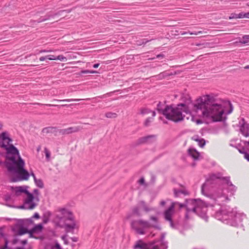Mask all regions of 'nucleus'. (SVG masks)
Segmentation results:
<instances>
[{"instance_id":"1","label":"nucleus","mask_w":249,"mask_h":249,"mask_svg":"<svg viewBox=\"0 0 249 249\" xmlns=\"http://www.w3.org/2000/svg\"><path fill=\"white\" fill-rule=\"evenodd\" d=\"M196 112L200 111L202 116L211 118L213 122H222L226 119L223 106L212 95H204L196 100L194 105Z\"/></svg>"},{"instance_id":"2","label":"nucleus","mask_w":249,"mask_h":249,"mask_svg":"<svg viewBox=\"0 0 249 249\" xmlns=\"http://www.w3.org/2000/svg\"><path fill=\"white\" fill-rule=\"evenodd\" d=\"M230 178V177H223L222 174L220 172L211 175L209 178L206 180V182L203 183L201 186L202 193L205 195V190L207 189L210 186L212 188L216 187L217 186H218V189L220 191V192H219L217 195L218 197L222 196L223 195V189L225 188L226 185L232 187V190L235 191L236 187L232 184Z\"/></svg>"},{"instance_id":"3","label":"nucleus","mask_w":249,"mask_h":249,"mask_svg":"<svg viewBox=\"0 0 249 249\" xmlns=\"http://www.w3.org/2000/svg\"><path fill=\"white\" fill-rule=\"evenodd\" d=\"M185 103L178 104L177 106L174 105L167 106V109H165V118L175 123H178L184 119V115L182 114L184 112L186 113L189 112V105L192 103L190 97L188 95Z\"/></svg>"},{"instance_id":"4","label":"nucleus","mask_w":249,"mask_h":249,"mask_svg":"<svg viewBox=\"0 0 249 249\" xmlns=\"http://www.w3.org/2000/svg\"><path fill=\"white\" fill-rule=\"evenodd\" d=\"M215 217L223 222L226 221L227 224L236 226L246 217V215L243 213H237L236 210L231 209L229 207H224L215 213Z\"/></svg>"},{"instance_id":"5","label":"nucleus","mask_w":249,"mask_h":249,"mask_svg":"<svg viewBox=\"0 0 249 249\" xmlns=\"http://www.w3.org/2000/svg\"><path fill=\"white\" fill-rule=\"evenodd\" d=\"M25 162L24 160L19 158V162L18 166L14 168L13 170L9 171V172L14 174L11 178L12 182H19L23 180H28L30 174L28 171L24 168Z\"/></svg>"},{"instance_id":"6","label":"nucleus","mask_w":249,"mask_h":249,"mask_svg":"<svg viewBox=\"0 0 249 249\" xmlns=\"http://www.w3.org/2000/svg\"><path fill=\"white\" fill-rule=\"evenodd\" d=\"M191 210V212L197 214L206 221H208V217L207 215V206L200 199H196V203H194Z\"/></svg>"},{"instance_id":"7","label":"nucleus","mask_w":249,"mask_h":249,"mask_svg":"<svg viewBox=\"0 0 249 249\" xmlns=\"http://www.w3.org/2000/svg\"><path fill=\"white\" fill-rule=\"evenodd\" d=\"M154 241L150 242L148 244L143 242L142 240H139L135 245L134 248L135 249H167L166 243H162L160 246L155 245Z\"/></svg>"},{"instance_id":"8","label":"nucleus","mask_w":249,"mask_h":249,"mask_svg":"<svg viewBox=\"0 0 249 249\" xmlns=\"http://www.w3.org/2000/svg\"><path fill=\"white\" fill-rule=\"evenodd\" d=\"M19 158H21L20 155H6V159L8 160L9 161L6 162V167L8 171L11 170H13L14 168L18 166L19 162Z\"/></svg>"},{"instance_id":"9","label":"nucleus","mask_w":249,"mask_h":249,"mask_svg":"<svg viewBox=\"0 0 249 249\" xmlns=\"http://www.w3.org/2000/svg\"><path fill=\"white\" fill-rule=\"evenodd\" d=\"M59 212H61V214L65 216L68 215V217L67 218L68 220L72 221L73 223L71 224H65V226L67 231H70L71 230H73L75 228V223L73 222V217L72 216V213L70 211H68L65 208H62L59 210Z\"/></svg>"},{"instance_id":"10","label":"nucleus","mask_w":249,"mask_h":249,"mask_svg":"<svg viewBox=\"0 0 249 249\" xmlns=\"http://www.w3.org/2000/svg\"><path fill=\"white\" fill-rule=\"evenodd\" d=\"M196 203V199H186L183 203H179V208H185L186 213L185 215L186 219H189V214L191 212V209L193 208L194 203Z\"/></svg>"},{"instance_id":"11","label":"nucleus","mask_w":249,"mask_h":249,"mask_svg":"<svg viewBox=\"0 0 249 249\" xmlns=\"http://www.w3.org/2000/svg\"><path fill=\"white\" fill-rule=\"evenodd\" d=\"M156 138L157 136L155 135H149L141 137L136 141L135 145L138 146L141 144L152 143L156 141Z\"/></svg>"},{"instance_id":"12","label":"nucleus","mask_w":249,"mask_h":249,"mask_svg":"<svg viewBox=\"0 0 249 249\" xmlns=\"http://www.w3.org/2000/svg\"><path fill=\"white\" fill-rule=\"evenodd\" d=\"M17 231V234L18 235H22L25 233H27L28 230L23 227V223L22 221H19L18 223L15 225V227L12 228V231L14 232Z\"/></svg>"},{"instance_id":"13","label":"nucleus","mask_w":249,"mask_h":249,"mask_svg":"<svg viewBox=\"0 0 249 249\" xmlns=\"http://www.w3.org/2000/svg\"><path fill=\"white\" fill-rule=\"evenodd\" d=\"M240 132L246 137H249V124L245 122V119L242 118L239 122Z\"/></svg>"},{"instance_id":"14","label":"nucleus","mask_w":249,"mask_h":249,"mask_svg":"<svg viewBox=\"0 0 249 249\" xmlns=\"http://www.w3.org/2000/svg\"><path fill=\"white\" fill-rule=\"evenodd\" d=\"M83 127L80 126L70 127L66 129H59V133L61 135L70 134L81 130Z\"/></svg>"},{"instance_id":"15","label":"nucleus","mask_w":249,"mask_h":249,"mask_svg":"<svg viewBox=\"0 0 249 249\" xmlns=\"http://www.w3.org/2000/svg\"><path fill=\"white\" fill-rule=\"evenodd\" d=\"M26 195L27 198L24 200V203L25 205H28V206L27 207L28 209L33 210L37 205L36 203L33 202L34 199V196L30 192H29L28 194H26Z\"/></svg>"},{"instance_id":"16","label":"nucleus","mask_w":249,"mask_h":249,"mask_svg":"<svg viewBox=\"0 0 249 249\" xmlns=\"http://www.w3.org/2000/svg\"><path fill=\"white\" fill-rule=\"evenodd\" d=\"M137 225L142 226L143 228H148L151 227H156V226H152L149 222L147 221L139 220H134L132 221L131 224V227H136V226Z\"/></svg>"},{"instance_id":"17","label":"nucleus","mask_w":249,"mask_h":249,"mask_svg":"<svg viewBox=\"0 0 249 249\" xmlns=\"http://www.w3.org/2000/svg\"><path fill=\"white\" fill-rule=\"evenodd\" d=\"M2 147L4 148L7 151V154L19 155L18 149L13 144H9L8 146L7 145L2 144Z\"/></svg>"},{"instance_id":"18","label":"nucleus","mask_w":249,"mask_h":249,"mask_svg":"<svg viewBox=\"0 0 249 249\" xmlns=\"http://www.w3.org/2000/svg\"><path fill=\"white\" fill-rule=\"evenodd\" d=\"M174 208V206L172 204L164 212V217L166 221L172 219V216L173 213Z\"/></svg>"},{"instance_id":"19","label":"nucleus","mask_w":249,"mask_h":249,"mask_svg":"<svg viewBox=\"0 0 249 249\" xmlns=\"http://www.w3.org/2000/svg\"><path fill=\"white\" fill-rule=\"evenodd\" d=\"M42 132L48 134V133H54L55 136L57 135V133H59V129H58L56 127H47L44 128Z\"/></svg>"},{"instance_id":"20","label":"nucleus","mask_w":249,"mask_h":249,"mask_svg":"<svg viewBox=\"0 0 249 249\" xmlns=\"http://www.w3.org/2000/svg\"><path fill=\"white\" fill-rule=\"evenodd\" d=\"M167 106L165 105L164 103L159 102L157 106V110L158 113L164 116L165 114V109H167Z\"/></svg>"},{"instance_id":"21","label":"nucleus","mask_w":249,"mask_h":249,"mask_svg":"<svg viewBox=\"0 0 249 249\" xmlns=\"http://www.w3.org/2000/svg\"><path fill=\"white\" fill-rule=\"evenodd\" d=\"M3 228L1 227L0 228V236L3 237L4 239V246L3 247H1L0 248V249H13L11 248H9L8 247V244L9 243L8 240L7 238L6 237H5V234H4L3 232Z\"/></svg>"},{"instance_id":"22","label":"nucleus","mask_w":249,"mask_h":249,"mask_svg":"<svg viewBox=\"0 0 249 249\" xmlns=\"http://www.w3.org/2000/svg\"><path fill=\"white\" fill-rule=\"evenodd\" d=\"M188 153L194 160H197L199 156V153L195 149L189 148L188 150Z\"/></svg>"},{"instance_id":"23","label":"nucleus","mask_w":249,"mask_h":249,"mask_svg":"<svg viewBox=\"0 0 249 249\" xmlns=\"http://www.w3.org/2000/svg\"><path fill=\"white\" fill-rule=\"evenodd\" d=\"M25 188L24 189L23 186H19L16 188V190L15 191V194L17 196H18L20 193H23L25 194L26 195L28 194L29 192L27 190V188H28V186H25Z\"/></svg>"},{"instance_id":"24","label":"nucleus","mask_w":249,"mask_h":249,"mask_svg":"<svg viewBox=\"0 0 249 249\" xmlns=\"http://www.w3.org/2000/svg\"><path fill=\"white\" fill-rule=\"evenodd\" d=\"M174 193L175 197H178L179 196V194H182L184 195H188L189 193L186 190H181V189H174Z\"/></svg>"},{"instance_id":"25","label":"nucleus","mask_w":249,"mask_h":249,"mask_svg":"<svg viewBox=\"0 0 249 249\" xmlns=\"http://www.w3.org/2000/svg\"><path fill=\"white\" fill-rule=\"evenodd\" d=\"M43 227L41 223L36 225L32 229V231L35 233H38L42 231Z\"/></svg>"},{"instance_id":"26","label":"nucleus","mask_w":249,"mask_h":249,"mask_svg":"<svg viewBox=\"0 0 249 249\" xmlns=\"http://www.w3.org/2000/svg\"><path fill=\"white\" fill-rule=\"evenodd\" d=\"M237 39H239V43L241 44H246L249 41V35H244L242 39L240 37H238ZM237 43L238 41H236L234 43Z\"/></svg>"},{"instance_id":"27","label":"nucleus","mask_w":249,"mask_h":249,"mask_svg":"<svg viewBox=\"0 0 249 249\" xmlns=\"http://www.w3.org/2000/svg\"><path fill=\"white\" fill-rule=\"evenodd\" d=\"M52 213L48 211L44 213L43 216V223L44 224H46L48 222L49 220L50 217L51 216Z\"/></svg>"},{"instance_id":"28","label":"nucleus","mask_w":249,"mask_h":249,"mask_svg":"<svg viewBox=\"0 0 249 249\" xmlns=\"http://www.w3.org/2000/svg\"><path fill=\"white\" fill-rule=\"evenodd\" d=\"M36 104H37V105H44V106H48V107H52V106L57 107L59 108L60 107H69L72 105V104H70V105L64 104V105H52V104H41L40 103H36Z\"/></svg>"},{"instance_id":"29","label":"nucleus","mask_w":249,"mask_h":249,"mask_svg":"<svg viewBox=\"0 0 249 249\" xmlns=\"http://www.w3.org/2000/svg\"><path fill=\"white\" fill-rule=\"evenodd\" d=\"M40 218L39 214L37 213H35L33 216L29 219H27L26 220L30 224H33L34 223V221L33 220V218L35 219H39Z\"/></svg>"},{"instance_id":"30","label":"nucleus","mask_w":249,"mask_h":249,"mask_svg":"<svg viewBox=\"0 0 249 249\" xmlns=\"http://www.w3.org/2000/svg\"><path fill=\"white\" fill-rule=\"evenodd\" d=\"M36 185L40 188L44 187V183L41 179H35L34 181Z\"/></svg>"},{"instance_id":"31","label":"nucleus","mask_w":249,"mask_h":249,"mask_svg":"<svg viewBox=\"0 0 249 249\" xmlns=\"http://www.w3.org/2000/svg\"><path fill=\"white\" fill-rule=\"evenodd\" d=\"M138 225L136 226V227H132V229L135 230L137 233L140 234H144V231L142 228H139Z\"/></svg>"},{"instance_id":"32","label":"nucleus","mask_w":249,"mask_h":249,"mask_svg":"<svg viewBox=\"0 0 249 249\" xmlns=\"http://www.w3.org/2000/svg\"><path fill=\"white\" fill-rule=\"evenodd\" d=\"M140 114L145 115L148 114L151 112V110L147 108H141L140 109Z\"/></svg>"},{"instance_id":"33","label":"nucleus","mask_w":249,"mask_h":249,"mask_svg":"<svg viewBox=\"0 0 249 249\" xmlns=\"http://www.w3.org/2000/svg\"><path fill=\"white\" fill-rule=\"evenodd\" d=\"M105 116L108 118H115L117 117V114L116 113L108 112L106 113Z\"/></svg>"},{"instance_id":"34","label":"nucleus","mask_w":249,"mask_h":249,"mask_svg":"<svg viewBox=\"0 0 249 249\" xmlns=\"http://www.w3.org/2000/svg\"><path fill=\"white\" fill-rule=\"evenodd\" d=\"M153 117H148L147 118L144 123V125L145 126H149L151 123L153 121Z\"/></svg>"},{"instance_id":"35","label":"nucleus","mask_w":249,"mask_h":249,"mask_svg":"<svg viewBox=\"0 0 249 249\" xmlns=\"http://www.w3.org/2000/svg\"><path fill=\"white\" fill-rule=\"evenodd\" d=\"M165 236V233H162L161 235V238H160V242L155 241L156 242L155 245H159V246H160L161 243H165V242H163V240L164 239ZM165 243H166V246H167V243L165 242Z\"/></svg>"},{"instance_id":"36","label":"nucleus","mask_w":249,"mask_h":249,"mask_svg":"<svg viewBox=\"0 0 249 249\" xmlns=\"http://www.w3.org/2000/svg\"><path fill=\"white\" fill-rule=\"evenodd\" d=\"M80 100L81 99H64V100L53 99V101H58V102H71V101H80Z\"/></svg>"},{"instance_id":"37","label":"nucleus","mask_w":249,"mask_h":249,"mask_svg":"<svg viewBox=\"0 0 249 249\" xmlns=\"http://www.w3.org/2000/svg\"><path fill=\"white\" fill-rule=\"evenodd\" d=\"M172 74H173L172 73H168L166 72V71H163L162 72H160L158 76L160 78H164V77H167V76H170V75H172Z\"/></svg>"},{"instance_id":"38","label":"nucleus","mask_w":249,"mask_h":249,"mask_svg":"<svg viewBox=\"0 0 249 249\" xmlns=\"http://www.w3.org/2000/svg\"><path fill=\"white\" fill-rule=\"evenodd\" d=\"M8 133L7 132H3L0 135V138L3 141H5L8 139V136H7Z\"/></svg>"},{"instance_id":"39","label":"nucleus","mask_w":249,"mask_h":249,"mask_svg":"<svg viewBox=\"0 0 249 249\" xmlns=\"http://www.w3.org/2000/svg\"><path fill=\"white\" fill-rule=\"evenodd\" d=\"M132 212L133 214H135L138 216H140L141 215L139 212V209L137 207H136L133 209Z\"/></svg>"},{"instance_id":"40","label":"nucleus","mask_w":249,"mask_h":249,"mask_svg":"<svg viewBox=\"0 0 249 249\" xmlns=\"http://www.w3.org/2000/svg\"><path fill=\"white\" fill-rule=\"evenodd\" d=\"M44 153L45 154L46 159H47L48 160H49L50 158L51 154L50 151L47 148H45Z\"/></svg>"},{"instance_id":"41","label":"nucleus","mask_w":249,"mask_h":249,"mask_svg":"<svg viewBox=\"0 0 249 249\" xmlns=\"http://www.w3.org/2000/svg\"><path fill=\"white\" fill-rule=\"evenodd\" d=\"M198 144L200 147H203L205 144V141L203 139H200Z\"/></svg>"},{"instance_id":"42","label":"nucleus","mask_w":249,"mask_h":249,"mask_svg":"<svg viewBox=\"0 0 249 249\" xmlns=\"http://www.w3.org/2000/svg\"><path fill=\"white\" fill-rule=\"evenodd\" d=\"M81 73L82 74H89V73H96V71H93L84 70V71H82Z\"/></svg>"},{"instance_id":"43","label":"nucleus","mask_w":249,"mask_h":249,"mask_svg":"<svg viewBox=\"0 0 249 249\" xmlns=\"http://www.w3.org/2000/svg\"><path fill=\"white\" fill-rule=\"evenodd\" d=\"M138 182L141 185H144L145 186H147V184L145 182V180L143 177L141 178L138 181Z\"/></svg>"},{"instance_id":"44","label":"nucleus","mask_w":249,"mask_h":249,"mask_svg":"<svg viewBox=\"0 0 249 249\" xmlns=\"http://www.w3.org/2000/svg\"><path fill=\"white\" fill-rule=\"evenodd\" d=\"M156 177L154 174H151V179L150 181V183L151 184H153L156 181Z\"/></svg>"},{"instance_id":"45","label":"nucleus","mask_w":249,"mask_h":249,"mask_svg":"<svg viewBox=\"0 0 249 249\" xmlns=\"http://www.w3.org/2000/svg\"><path fill=\"white\" fill-rule=\"evenodd\" d=\"M27 233H29V237H30V238H36V239L37 238V237H36L35 236H34L33 235V234L35 233L34 232V231H32V229L30 230H28Z\"/></svg>"},{"instance_id":"46","label":"nucleus","mask_w":249,"mask_h":249,"mask_svg":"<svg viewBox=\"0 0 249 249\" xmlns=\"http://www.w3.org/2000/svg\"><path fill=\"white\" fill-rule=\"evenodd\" d=\"M56 59L59 60L61 61H64V59H66V58L62 55H59L57 56V57H56L55 60H56Z\"/></svg>"},{"instance_id":"47","label":"nucleus","mask_w":249,"mask_h":249,"mask_svg":"<svg viewBox=\"0 0 249 249\" xmlns=\"http://www.w3.org/2000/svg\"><path fill=\"white\" fill-rule=\"evenodd\" d=\"M168 221H169L170 222V225L171 228H172L173 229L177 228L176 225L174 223L172 219H171V220H168Z\"/></svg>"},{"instance_id":"48","label":"nucleus","mask_w":249,"mask_h":249,"mask_svg":"<svg viewBox=\"0 0 249 249\" xmlns=\"http://www.w3.org/2000/svg\"><path fill=\"white\" fill-rule=\"evenodd\" d=\"M245 18V13L243 12L240 13L239 14H237V18Z\"/></svg>"},{"instance_id":"49","label":"nucleus","mask_w":249,"mask_h":249,"mask_svg":"<svg viewBox=\"0 0 249 249\" xmlns=\"http://www.w3.org/2000/svg\"><path fill=\"white\" fill-rule=\"evenodd\" d=\"M209 44V43H205L203 44H197L196 45L198 46H202V48H205L208 47Z\"/></svg>"},{"instance_id":"50","label":"nucleus","mask_w":249,"mask_h":249,"mask_svg":"<svg viewBox=\"0 0 249 249\" xmlns=\"http://www.w3.org/2000/svg\"><path fill=\"white\" fill-rule=\"evenodd\" d=\"M237 18V14L231 13L229 17V19Z\"/></svg>"},{"instance_id":"51","label":"nucleus","mask_w":249,"mask_h":249,"mask_svg":"<svg viewBox=\"0 0 249 249\" xmlns=\"http://www.w3.org/2000/svg\"><path fill=\"white\" fill-rule=\"evenodd\" d=\"M47 58L49 60H55L56 56L53 55H48Z\"/></svg>"},{"instance_id":"52","label":"nucleus","mask_w":249,"mask_h":249,"mask_svg":"<svg viewBox=\"0 0 249 249\" xmlns=\"http://www.w3.org/2000/svg\"><path fill=\"white\" fill-rule=\"evenodd\" d=\"M150 219L152 220V221H154V222H155V223H157L158 218L157 217H156V216H151L150 217Z\"/></svg>"},{"instance_id":"53","label":"nucleus","mask_w":249,"mask_h":249,"mask_svg":"<svg viewBox=\"0 0 249 249\" xmlns=\"http://www.w3.org/2000/svg\"><path fill=\"white\" fill-rule=\"evenodd\" d=\"M152 39H150V40H147V39L146 38H143L142 40V44H146L147 42H148L149 41L152 40Z\"/></svg>"},{"instance_id":"54","label":"nucleus","mask_w":249,"mask_h":249,"mask_svg":"<svg viewBox=\"0 0 249 249\" xmlns=\"http://www.w3.org/2000/svg\"><path fill=\"white\" fill-rule=\"evenodd\" d=\"M202 31H199V32H192V33H190V35H197L198 34H202Z\"/></svg>"},{"instance_id":"55","label":"nucleus","mask_w":249,"mask_h":249,"mask_svg":"<svg viewBox=\"0 0 249 249\" xmlns=\"http://www.w3.org/2000/svg\"><path fill=\"white\" fill-rule=\"evenodd\" d=\"M244 158L246 159L248 161H249V154L247 152L245 153Z\"/></svg>"},{"instance_id":"56","label":"nucleus","mask_w":249,"mask_h":249,"mask_svg":"<svg viewBox=\"0 0 249 249\" xmlns=\"http://www.w3.org/2000/svg\"><path fill=\"white\" fill-rule=\"evenodd\" d=\"M47 59V55L45 56H41L39 58V60L41 61H44L45 60Z\"/></svg>"},{"instance_id":"57","label":"nucleus","mask_w":249,"mask_h":249,"mask_svg":"<svg viewBox=\"0 0 249 249\" xmlns=\"http://www.w3.org/2000/svg\"><path fill=\"white\" fill-rule=\"evenodd\" d=\"M192 139L194 140V141L198 142L200 139L198 138V136H194L192 138Z\"/></svg>"},{"instance_id":"58","label":"nucleus","mask_w":249,"mask_h":249,"mask_svg":"<svg viewBox=\"0 0 249 249\" xmlns=\"http://www.w3.org/2000/svg\"><path fill=\"white\" fill-rule=\"evenodd\" d=\"M27 205H25V203H24V204L23 205H21L20 206H19V208L20 209H27V207L28 206H27Z\"/></svg>"},{"instance_id":"59","label":"nucleus","mask_w":249,"mask_h":249,"mask_svg":"<svg viewBox=\"0 0 249 249\" xmlns=\"http://www.w3.org/2000/svg\"><path fill=\"white\" fill-rule=\"evenodd\" d=\"M232 110H233V107H232L231 104H230V109L228 111L227 113L228 114L231 113L232 111Z\"/></svg>"},{"instance_id":"60","label":"nucleus","mask_w":249,"mask_h":249,"mask_svg":"<svg viewBox=\"0 0 249 249\" xmlns=\"http://www.w3.org/2000/svg\"><path fill=\"white\" fill-rule=\"evenodd\" d=\"M164 57V55L163 54H159L157 55L156 57L158 58H163Z\"/></svg>"},{"instance_id":"61","label":"nucleus","mask_w":249,"mask_h":249,"mask_svg":"<svg viewBox=\"0 0 249 249\" xmlns=\"http://www.w3.org/2000/svg\"><path fill=\"white\" fill-rule=\"evenodd\" d=\"M55 247L57 249H61L60 245L58 243L55 244Z\"/></svg>"},{"instance_id":"62","label":"nucleus","mask_w":249,"mask_h":249,"mask_svg":"<svg viewBox=\"0 0 249 249\" xmlns=\"http://www.w3.org/2000/svg\"><path fill=\"white\" fill-rule=\"evenodd\" d=\"M33 192H34V193L35 194H36V195H39V191L37 189H34V191H33Z\"/></svg>"},{"instance_id":"63","label":"nucleus","mask_w":249,"mask_h":249,"mask_svg":"<svg viewBox=\"0 0 249 249\" xmlns=\"http://www.w3.org/2000/svg\"><path fill=\"white\" fill-rule=\"evenodd\" d=\"M21 243L23 245H25L27 243V240L26 239L23 240L21 241Z\"/></svg>"},{"instance_id":"64","label":"nucleus","mask_w":249,"mask_h":249,"mask_svg":"<svg viewBox=\"0 0 249 249\" xmlns=\"http://www.w3.org/2000/svg\"><path fill=\"white\" fill-rule=\"evenodd\" d=\"M46 18H40L39 19H38L37 22L38 23H39V22H43V21H44L45 20H46Z\"/></svg>"}]
</instances>
